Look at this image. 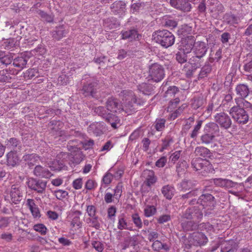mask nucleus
Listing matches in <instances>:
<instances>
[{
	"label": "nucleus",
	"mask_w": 252,
	"mask_h": 252,
	"mask_svg": "<svg viewBox=\"0 0 252 252\" xmlns=\"http://www.w3.org/2000/svg\"><path fill=\"white\" fill-rule=\"evenodd\" d=\"M124 98V105H122L123 111L127 115H130L135 112L137 109L136 106L143 104V102L140 99H137L132 91H123L121 93Z\"/></svg>",
	"instance_id": "1"
},
{
	"label": "nucleus",
	"mask_w": 252,
	"mask_h": 252,
	"mask_svg": "<svg viewBox=\"0 0 252 252\" xmlns=\"http://www.w3.org/2000/svg\"><path fill=\"white\" fill-rule=\"evenodd\" d=\"M154 40L162 47L167 48L175 42V36L171 32L166 30H158L153 33Z\"/></svg>",
	"instance_id": "2"
},
{
	"label": "nucleus",
	"mask_w": 252,
	"mask_h": 252,
	"mask_svg": "<svg viewBox=\"0 0 252 252\" xmlns=\"http://www.w3.org/2000/svg\"><path fill=\"white\" fill-rule=\"evenodd\" d=\"M191 166L194 171H198L203 176L212 173L214 170L211 163L206 159L197 158L191 160Z\"/></svg>",
	"instance_id": "3"
},
{
	"label": "nucleus",
	"mask_w": 252,
	"mask_h": 252,
	"mask_svg": "<svg viewBox=\"0 0 252 252\" xmlns=\"http://www.w3.org/2000/svg\"><path fill=\"white\" fill-rule=\"evenodd\" d=\"M83 86L81 90L82 93L85 96L99 99L100 97L98 83L96 81L89 80L86 83H83Z\"/></svg>",
	"instance_id": "4"
},
{
	"label": "nucleus",
	"mask_w": 252,
	"mask_h": 252,
	"mask_svg": "<svg viewBox=\"0 0 252 252\" xmlns=\"http://www.w3.org/2000/svg\"><path fill=\"white\" fill-rule=\"evenodd\" d=\"M165 71L164 67L158 63L152 64L149 68V80L155 82L161 81L164 77Z\"/></svg>",
	"instance_id": "5"
},
{
	"label": "nucleus",
	"mask_w": 252,
	"mask_h": 252,
	"mask_svg": "<svg viewBox=\"0 0 252 252\" xmlns=\"http://www.w3.org/2000/svg\"><path fill=\"white\" fill-rule=\"evenodd\" d=\"M229 114L238 124L245 125L249 121V115L243 108L233 106L229 110Z\"/></svg>",
	"instance_id": "6"
},
{
	"label": "nucleus",
	"mask_w": 252,
	"mask_h": 252,
	"mask_svg": "<svg viewBox=\"0 0 252 252\" xmlns=\"http://www.w3.org/2000/svg\"><path fill=\"white\" fill-rule=\"evenodd\" d=\"M182 219L192 220L199 222L203 218V213L196 206L188 208L181 215Z\"/></svg>",
	"instance_id": "7"
},
{
	"label": "nucleus",
	"mask_w": 252,
	"mask_h": 252,
	"mask_svg": "<svg viewBox=\"0 0 252 252\" xmlns=\"http://www.w3.org/2000/svg\"><path fill=\"white\" fill-rule=\"evenodd\" d=\"M27 184L29 188L39 193H42L44 192L47 182L40 179H36L31 178L28 179Z\"/></svg>",
	"instance_id": "8"
},
{
	"label": "nucleus",
	"mask_w": 252,
	"mask_h": 252,
	"mask_svg": "<svg viewBox=\"0 0 252 252\" xmlns=\"http://www.w3.org/2000/svg\"><path fill=\"white\" fill-rule=\"evenodd\" d=\"M10 195L12 203L19 204L23 197V191L22 187L18 184L12 185L10 190Z\"/></svg>",
	"instance_id": "9"
},
{
	"label": "nucleus",
	"mask_w": 252,
	"mask_h": 252,
	"mask_svg": "<svg viewBox=\"0 0 252 252\" xmlns=\"http://www.w3.org/2000/svg\"><path fill=\"white\" fill-rule=\"evenodd\" d=\"M214 118L216 123L221 128L228 129L231 126L232 121L230 117L223 112L217 113Z\"/></svg>",
	"instance_id": "10"
},
{
	"label": "nucleus",
	"mask_w": 252,
	"mask_h": 252,
	"mask_svg": "<svg viewBox=\"0 0 252 252\" xmlns=\"http://www.w3.org/2000/svg\"><path fill=\"white\" fill-rule=\"evenodd\" d=\"M199 205L211 210L216 205L215 198L210 193L203 194L199 197Z\"/></svg>",
	"instance_id": "11"
},
{
	"label": "nucleus",
	"mask_w": 252,
	"mask_h": 252,
	"mask_svg": "<svg viewBox=\"0 0 252 252\" xmlns=\"http://www.w3.org/2000/svg\"><path fill=\"white\" fill-rule=\"evenodd\" d=\"M169 3L173 8L183 12H189L192 8L189 0H170Z\"/></svg>",
	"instance_id": "12"
},
{
	"label": "nucleus",
	"mask_w": 252,
	"mask_h": 252,
	"mask_svg": "<svg viewBox=\"0 0 252 252\" xmlns=\"http://www.w3.org/2000/svg\"><path fill=\"white\" fill-rule=\"evenodd\" d=\"M107 110L110 112L121 113L123 111L122 104L117 98L114 97H109L106 102Z\"/></svg>",
	"instance_id": "13"
},
{
	"label": "nucleus",
	"mask_w": 252,
	"mask_h": 252,
	"mask_svg": "<svg viewBox=\"0 0 252 252\" xmlns=\"http://www.w3.org/2000/svg\"><path fill=\"white\" fill-rule=\"evenodd\" d=\"M208 242L207 237L202 232L192 233L189 237V242L195 246L204 245Z\"/></svg>",
	"instance_id": "14"
},
{
	"label": "nucleus",
	"mask_w": 252,
	"mask_h": 252,
	"mask_svg": "<svg viewBox=\"0 0 252 252\" xmlns=\"http://www.w3.org/2000/svg\"><path fill=\"white\" fill-rule=\"evenodd\" d=\"M122 38L128 40L129 41L134 40H140L142 38V35L138 33L137 30L135 28H130L125 31L121 32Z\"/></svg>",
	"instance_id": "15"
},
{
	"label": "nucleus",
	"mask_w": 252,
	"mask_h": 252,
	"mask_svg": "<svg viewBox=\"0 0 252 252\" xmlns=\"http://www.w3.org/2000/svg\"><path fill=\"white\" fill-rule=\"evenodd\" d=\"M181 49L186 51V53H190L193 50L195 42V38L192 35H189L182 37L181 41Z\"/></svg>",
	"instance_id": "16"
},
{
	"label": "nucleus",
	"mask_w": 252,
	"mask_h": 252,
	"mask_svg": "<svg viewBox=\"0 0 252 252\" xmlns=\"http://www.w3.org/2000/svg\"><path fill=\"white\" fill-rule=\"evenodd\" d=\"M208 49L207 45L204 42L198 41L196 42L192 50L193 55L204 58Z\"/></svg>",
	"instance_id": "17"
},
{
	"label": "nucleus",
	"mask_w": 252,
	"mask_h": 252,
	"mask_svg": "<svg viewBox=\"0 0 252 252\" xmlns=\"http://www.w3.org/2000/svg\"><path fill=\"white\" fill-rule=\"evenodd\" d=\"M126 4L125 2L118 0L116 1L111 4L110 9L111 12L114 14L122 16L124 15L126 12Z\"/></svg>",
	"instance_id": "18"
},
{
	"label": "nucleus",
	"mask_w": 252,
	"mask_h": 252,
	"mask_svg": "<svg viewBox=\"0 0 252 252\" xmlns=\"http://www.w3.org/2000/svg\"><path fill=\"white\" fill-rule=\"evenodd\" d=\"M186 219H182L181 218V225L185 231H194L197 229L198 227V222L194 220H186Z\"/></svg>",
	"instance_id": "19"
},
{
	"label": "nucleus",
	"mask_w": 252,
	"mask_h": 252,
	"mask_svg": "<svg viewBox=\"0 0 252 252\" xmlns=\"http://www.w3.org/2000/svg\"><path fill=\"white\" fill-rule=\"evenodd\" d=\"M33 173L36 176L41 178L48 179L52 176V174L47 168L39 165L34 167Z\"/></svg>",
	"instance_id": "20"
},
{
	"label": "nucleus",
	"mask_w": 252,
	"mask_h": 252,
	"mask_svg": "<svg viewBox=\"0 0 252 252\" xmlns=\"http://www.w3.org/2000/svg\"><path fill=\"white\" fill-rule=\"evenodd\" d=\"M220 131L219 126L216 123H209L206 124L204 127V132L211 134L214 135L215 137L220 135Z\"/></svg>",
	"instance_id": "21"
},
{
	"label": "nucleus",
	"mask_w": 252,
	"mask_h": 252,
	"mask_svg": "<svg viewBox=\"0 0 252 252\" xmlns=\"http://www.w3.org/2000/svg\"><path fill=\"white\" fill-rule=\"evenodd\" d=\"M58 158H63V159H66L68 161L69 164L71 166H75V165L80 163L81 160L79 158H76L72 156V155L65 152H62L59 154Z\"/></svg>",
	"instance_id": "22"
},
{
	"label": "nucleus",
	"mask_w": 252,
	"mask_h": 252,
	"mask_svg": "<svg viewBox=\"0 0 252 252\" xmlns=\"http://www.w3.org/2000/svg\"><path fill=\"white\" fill-rule=\"evenodd\" d=\"M143 175L145 176L146 178L144 183L149 187L155 183L157 181V178L155 176L154 172L153 170H144L143 173Z\"/></svg>",
	"instance_id": "23"
},
{
	"label": "nucleus",
	"mask_w": 252,
	"mask_h": 252,
	"mask_svg": "<svg viewBox=\"0 0 252 252\" xmlns=\"http://www.w3.org/2000/svg\"><path fill=\"white\" fill-rule=\"evenodd\" d=\"M28 58L25 54H22L13 59V65L14 66L23 69L26 66Z\"/></svg>",
	"instance_id": "24"
},
{
	"label": "nucleus",
	"mask_w": 252,
	"mask_h": 252,
	"mask_svg": "<svg viewBox=\"0 0 252 252\" xmlns=\"http://www.w3.org/2000/svg\"><path fill=\"white\" fill-rule=\"evenodd\" d=\"M220 247L221 252H232L237 248V245L233 240H230L221 243Z\"/></svg>",
	"instance_id": "25"
},
{
	"label": "nucleus",
	"mask_w": 252,
	"mask_h": 252,
	"mask_svg": "<svg viewBox=\"0 0 252 252\" xmlns=\"http://www.w3.org/2000/svg\"><path fill=\"white\" fill-rule=\"evenodd\" d=\"M23 158L27 161L26 164L27 166L30 168H32L38 163L39 157L36 154H28L24 156Z\"/></svg>",
	"instance_id": "26"
},
{
	"label": "nucleus",
	"mask_w": 252,
	"mask_h": 252,
	"mask_svg": "<svg viewBox=\"0 0 252 252\" xmlns=\"http://www.w3.org/2000/svg\"><path fill=\"white\" fill-rule=\"evenodd\" d=\"M236 94L241 98H245L249 94V88L245 84H240L238 85L235 89Z\"/></svg>",
	"instance_id": "27"
},
{
	"label": "nucleus",
	"mask_w": 252,
	"mask_h": 252,
	"mask_svg": "<svg viewBox=\"0 0 252 252\" xmlns=\"http://www.w3.org/2000/svg\"><path fill=\"white\" fill-rule=\"evenodd\" d=\"M204 62V58L193 55L189 59L188 64L193 67V69L200 68Z\"/></svg>",
	"instance_id": "28"
},
{
	"label": "nucleus",
	"mask_w": 252,
	"mask_h": 252,
	"mask_svg": "<svg viewBox=\"0 0 252 252\" xmlns=\"http://www.w3.org/2000/svg\"><path fill=\"white\" fill-rule=\"evenodd\" d=\"M103 119L105 122L109 123L113 128L116 129L117 128V124L120 123V120L119 118L116 115L110 112Z\"/></svg>",
	"instance_id": "29"
},
{
	"label": "nucleus",
	"mask_w": 252,
	"mask_h": 252,
	"mask_svg": "<svg viewBox=\"0 0 252 252\" xmlns=\"http://www.w3.org/2000/svg\"><path fill=\"white\" fill-rule=\"evenodd\" d=\"M138 90L146 95H150L154 93V86L150 84L143 83L138 86Z\"/></svg>",
	"instance_id": "30"
},
{
	"label": "nucleus",
	"mask_w": 252,
	"mask_h": 252,
	"mask_svg": "<svg viewBox=\"0 0 252 252\" xmlns=\"http://www.w3.org/2000/svg\"><path fill=\"white\" fill-rule=\"evenodd\" d=\"M212 66L208 62H206L204 65L201 68L198 74V79H203L207 77L212 71Z\"/></svg>",
	"instance_id": "31"
},
{
	"label": "nucleus",
	"mask_w": 252,
	"mask_h": 252,
	"mask_svg": "<svg viewBox=\"0 0 252 252\" xmlns=\"http://www.w3.org/2000/svg\"><path fill=\"white\" fill-rule=\"evenodd\" d=\"M27 204L34 218L40 217V213L39 209L35 205L33 199H28L27 200Z\"/></svg>",
	"instance_id": "32"
},
{
	"label": "nucleus",
	"mask_w": 252,
	"mask_h": 252,
	"mask_svg": "<svg viewBox=\"0 0 252 252\" xmlns=\"http://www.w3.org/2000/svg\"><path fill=\"white\" fill-rule=\"evenodd\" d=\"M189 165L187 162L185 160L181 159L176 165V171L178 176L181 177V175L185 173Z\"/></svg>",
	"instance_id": "33"
},
{
	"label": "nucleus",
	"mask_w": 252,
	"mask_h": 252,
	"mask_svg": "<svg viewBox=\"0 0 252 252\" xmlns=\"http://www.w3.org/2000/svg\"><path fill=\"white\" fill-rule=\"evenodd\" d=\"M194 154L196 156L202 158H209L211 156V152L207 148L203 146L197 147L195 149Z\"/></svg>",
	"instance_id": "34"
},
{
	"label": "nucleus",
	"mask_w": 252,
	"mask_h": 252,
	"mask_svg": "<svg viewBox=\"0 0 252 252\" xmlns=\"http://www.w3.org/2000/svg\"><path fill=\"white\" fill-rule=\"evenodd\" d=\"M174 188L169 185L163 186L161 189V192L163 196L168 200L172 199L174 195Z\"/></svg>",
	"instance_id": "35"
},
{
	"label": "nucleus",
	"mask_w": 252,
	"mask_h": 252,
	"mask_svg": "<svg viewBox=\"0 0 252 252\" xmlns=\"http://www.w3.org/2000/svg\"><path fill=\"white\" fill-rule=\"evenodd\" d=\"M82 215V212L80 211H74L72 215V219L71 222V225L73 227H77L80 228L82 226V223L80 220V216Z\"/></svg>",
	"instance_id": "36"
},
{
	"label": "nucleus",
	"mask_w": 252,
	"mask_h": 252,
	"mask_svg": "<svg viewBox=\"0 0 252 252\" xmlns=\"http://www.w3.org/2000/svg\"><path fill=\"white\" fill-rule=\"evenodd\" d=\"M184 50L180 48L175 54V58L178 63L182 64L185 63L187 61V54Z\"/></svg>",
	"instance_id": "37"
},
{
	"label": "nucleus",
	"mask_w": 252,
	"mask_h": 252,
	"mask_svg": "<svg viewBox=\"0 0 252 252\" xmlns=\"http://www.w3.org/2000/svg\"><path fill=\"white\" fill-rule=\"evenodd\" d=\"M59 154L57 156L58 160L56 163L52 166L54 170L60 171L62 170H67V166L65 165V162L68 161L66 159H63L62 158H58Z\"/></svg>",
	"instance_id": "38"
},
{
	"label": "nucleus",
	"mask_w": 252,
	"mask_h": 252,
	"mask_svg": "<svg viewBox=\"0 0 252 252\" xmlns=\"http://www.w3.org/2000/svg\"><path fill=\"white\" fill-rule=\"evenodd\" d=\"M196 183L191 180L185 179L183 180L179 184L181 190L186 191L191 189L195 187Z\"/></svg>",
	"instance_id": "39"
},
{
	"label": "nucleus",
	"mask_w": 252,
	"mask_h": 252,
	"mask_svg": "<svg viewBox=\"0 0 252 252\" xmlns=\"http://www.w3.org/2000/svg\"><path fill=\"white\" fill-rule=\"evenodd\" d=\"M66 32L63 26L56 27L55 30L52 32V36L56 40H59L63 38Z\"/></svg>",
	"instance_id": "40"
},
{
	"label": "nucleus",
	"mask_w": 252,
	"mask_h": 252,
	"mask_svg": "<svg viewBox=\"0 0 252 252\" xmlns=\"http://www.w3.org/2000/svg\"><path fill=\"white\" fill-rule=\"evenodd\" d=\"M19 158L16 153L12 151L7 154V162L8 165L14 166L18 162Z\"/></svg>",
	"instance_id": "41"
},
{
	"label": "nucleus",
	"mask_w": 252,
	"mask_h": 252,
	"mask_svg": "<svg viewBox=\"0 0 252 252\" xmlns=\"http://www.w3.org/2000/svg\"><path fill=\"white\" fill-rule=\"evenodd\" d=\"M162 23L164 27L168 28H174L177 26V22L168 16L163 17Z\"/></svg>",
	"instance_id": "42"
},
{
	"label": "nucleus",
	"mask_w": 252,
	"mask_h": 252,
	"mask_svg": "<svg viewBox=\"0 0 252 252\" xmlns=\"http://www.w3.org/2000/svg\"><path fill=\"white\" fill-rule=\"evenodd\" d=\"M204 99L202 96L194 97L191 99V107L194 110L201 108L204 104Z\"/></svg>",
	"instance_id": "43"
},
{
	"label": "nucleus",
	"mask_w": 252,
	"mask_h": 252,
	"mask_svg": "<svg viewBox=\"0 0 252 252\" xmlns=\"http://www.w3.org/2000/svg\"><path fill=\"white\" fill-rule=\"evenodd\" d=\"M215 138L214 135L204 132V133L200 137V141L202 144L208 145L213 142Z\"/></svg>",
	"instance_id": "44"
},
{
	"label": "nucleus",
	"mask_w": 252,
	"mask_h": 252,
	"mask_svg": "<svg viewBox=\"0 0 252 252\" xmlns=\"http://www.w3.org/2000/svg\"><path fill=\"white\" fill-rule=\"evenodd\" d=\"M6 146L8 148L14 150L15 148H18L19 149L21 148V144L19 140L15 138H10L8 140Z\"/></svg>",
	"instance_id": "45"
},
{
	"label": "nucleus",
	"mask_w": 252,
	"mask_h": 252,
	"mask_svg": "<svg viewBox=\"0 0 252 252\" xmlns=\"http://www.w3.org/2000/svg\"><path fill=\"white\" fill-rule=\"evenodd\" d=\"M179 88L176 86H170L165 92L164 96L167 98H172V97H174L175 94L179 93Z\"/></svg>",
	"instance_id": "46"
},
{
	"label": "nucleus",
	"mask_w": 252,
	"mask_h": 252,
	"mask_svg": "<svg viewBox=\"0 0 252 252\" xmlns=\"http://www.w3.org/2000/svg\"><path fill=\"white\" fill-rule=\"evenodd\" d=\"M165 122L166 120L164 119H157L153 124V126L156 130L158 131H161L165 128Z\"/></svg>",
	"instance_id": "47"
},
{
	"label": "nucleus",
	"mask_w": 252,
	"mask_h": 252,
	"mask_svg": "<svg viewBox=\"0 0 252 252\" xmlns=\"http://www.w3.org/2000/svg\"><path fill=\"white\" fill-rule=\"evenodd\" d=\"M146 2L138 0L136 2L133 3L131 5V10L132 13L138 12L140 10L144 9L146 6Z\"/></svg>",
	"instance_id": "48"
},
{
	"label": "nucleus",
	"mask_w": 252,
	"mask_h": 252,
	"mask_svg": "<svg viewBox=\"0 0 252 252\" xmlns=\"http://www.w3.org/2000/svg\"><path fill=\"white\" fill-rule=\"evenodd\" d=\"M12 60H13V57L11 55H5L4 52H3L2 55L0 59V64L7 66L11 63Z\"/></svg>",
	"instance_id": "49"
},
{
	"label": "nucleus",
	"mask_w": 252,
	"mask_h": 252,
	"mask_svg": "<svg viewBox=\"0 0 252 252\" xmlns=\"http://www.w3.org/2000/svg\"><path fill=\"white\" fill-rule=\"evenodd\" d=\"M117 227L119 229H128L127 223L124 214H122L118 217V224Z\"/></svg>",
	"instance_id": "50"
},
{
	"label": "nucleus",
	"mask_w": 252,
	"mask_h": 252,
	"mask_svg": "<svg viewBox=\"0 0 252 252\" xmlns=\"http://www.w3.org/2000/svg\"><path fill=\"white\" fill-rule=\"evenodd\" d=\"M202 120H198L196 123L197 124L194 126L193 129L191 131V133L190 134V137L192 139H196L198 133L200 129L202 123Z\"/></svg>",
	"instance_id": "51"
},
{
	"label": "nucleus",
	"mask_w": 252,
	"mask_h": 252,
	"mask_svg": "<svg viewBox=\"0 0 252 252\" xmlns=\"http://www.w3.org/2000/svg\"><path fill=\"white\" fill-rule=\"evenodd\" d=\"M224 18L226 22L228 24L234 25L238 23V18L233 14L230 13L226 14L224 16Z\"/></svg>",
	"instance_id": "52"
},
{
	"label": "nucleus",
	"mask_w": 252,
	"mask_h": 252,
	"mask_svg": "<svg viewBox=\"0 0 252 252\" xmlns=\"http://www.w3.org/2000/svg\"><path fill=\"white\" fill-rule=\"evenodd\" d=\"M162 142L161 148L160 150V152H161L167 149L170 144L173 142V139L170 136H167L164 139H162Z\"/></svg>",
	"instance_id": "53"
},
{
	"label": "nucleus",
	"mask_w": 252,
	"mask_h": 252,
	"mask_svg": "<svg viewBox=\"0 0 252 252\" xmlns=\"http://www.w3.org/2000/svg\"><path fill=\"white\" fill-rule=\"evenodd\" d=\"M192 28L187 25H183L178 31V35L182 36L183 37L188 36L187 34L191 32Z\"/></svg>",
	"instance_id": "54"
},
{
	"label": "nucleus",
	"mask_w": 252,
	"mask_h": 252,
	"mask_svg": "<svg viewBox=\"0 0 252 252\" xmlns=\"http://www.w3.org/2000/svg\"><path fill=\"white\" fill-rule=\"evenodd\" d=\"M36 13L38 14L40 17L44 21L51 23L53 21V16L41 10L36 11Z\"/></svg>",
	"instance_id": "55"
},
{
	"label": "nucleus",
	"mask_w": 252,
	"mask_h": 252,
	"mask_svg": "<svg viewBox=\"0 0 252 252\" xmlns=\"http://www.w3.org/2000/svg\"><path fill=\"white\" fill-rule=\"evenodd\" d=\"M123 184L122 182L119 183L114 189V198L119 201L122 193Z\"/></svg>",
	"instance_id": "56"
},
{
	"label": "nucleus",
	"mask_w": 252,
	"mask_h": 252,
	"mask_svg": "<svg viewBox=\"0 0 252 252\" xmlns=\"http://www.w3.org/2000/svg\"><path fill=\"white\" fill-rule=\"evenodd\" d=\"M108 111L107 108H106L103 106H98L95 107L94 109V112L103 119L108 116L107 114L109 113Z\"/></svg>",
	"instance_id": "57"
},
{
	"label": "nucleus",
	"mask_w": 252,
	"mask_h": 252,
	"mask_svg": "<svg viewBox=\"0 0 252 252\" xmlns=\"http://www.w3.org/2000/svg\"><path fill=\"white\" fill-rule=\"evenodd\" d=\"M157 212L156 208L153 205H147L144 210V215L150 217L154 215Z\"/></svg>",
	"instance_id": "58"
},
{
	"label": "nucleus",
	"mask_w": 252,
	"mask_h": 252,
	"mask_svg": "<svg viewBox=\"0 0 252 252\" xmlns=\"http://www.w3.org/2000/svg\"><path fill=\"white\" fill-rule=\"evenodd\" d=\"M11 79V75L6 70L0 71V82H9Z\"/></svg>",
	"instance_id": "59"
},
{
	"label": "nucleus",
	"mask_w": 252,
	"mask_h": 252,
	"mask_svg": "<svg viewBox=\"0 0 252 252\" xmlns=\"http://www.w3.org/2000/svg\"><path fill=\"white\" fill-rule=\"evenodd\" d=\"M132 219L133 223L136 227L138 228H141L142 227V222L140 217L138 214H134L132 215Z\"/></svg>",
	"instance_id": "60"
},
{
	"label": "nucleus",
	"mask_w": 252,
	"mask_h": 252,
	"mask_svg": "<svg viewBox=\"0 0 252 252\" xmlns=\"http://www.w3.org/2000/svg\"><path fill=\"white\" fill-rule=\"evenodd\" d=\"M117 212V208L114 206H111L107 209V217L111 220H114Z\"/></svg>",
	"instance_id": "61"
},
{
	"label": "nucleus",
	"mask_w": 252,
	"mask_h": 252,
	"mask_svg": "<svg viewBox=\"0 0 252 252\" xmlns=\"http://www.w3.org/2000/svg\"><path fill=\"white\" fill-rule=\"evenodd\" d=\"M189 64L188 63H186L183 69V70L185 72L186 76L188 78H190L193 75V72L196 70V69H193V67L192 66L190 68H188Z\"/></svg>",
	"instance_id": "62"
},
{
	"label": "nucleus",
	"mask_w": 252,
	"mask_h": 252,
	"mask_svg": "<svg viewBox=\"0 0 252 252\" xmlns=\"http://www.w3.org/2000/svg\"><path fill=\"white\" fill-rule=\"evenodd\" d=\"M34 230L39 232L42 235H45L47 232V228L46 226L41 223L35 224L33 226Z\"/></svg>",
	"instance_id": "63"
},
{
	"label": "nucleus",
	"mask_w": 252,
	"mask_h": 252,
	"mask_svg": "<svg viewBox=\"0 0 252 252\" xmlns=\"http://www.w3.org/2000/svg\"><path fill=\"white\" fill-rule=\"evenodd\" d=\"M67 191L63 190H57L54 191V194L59 200H62L68 195Z\"/></svg>",
	"instance_id": "64"
}]
</instances>
